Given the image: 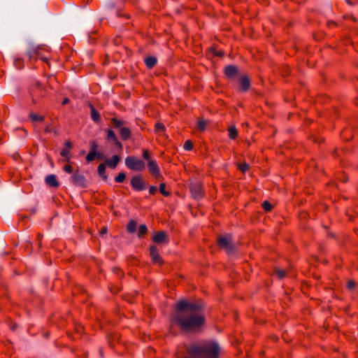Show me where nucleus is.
I'll use <instances>...</instances> for the list:
<instances>
[{
    "instance_id": "obj_1",
    "label": "nucleus",
    "mask_w": 358,
    "mask_h": 358,
    "mask_svg": "<svg viewBox=\"0 0 358 358\" xmlns=\"http://www.w3.org/2000/svg\"><path fill=\"white\" fill-rule=\"evenodd\" d=\"M197 310H192L189 313H177L173 317L172 321L178 324L180 328L187 331H192L199 329L205 322L204 317Z\"/></svg>"
},
{
    "instance_id": "obj_2",
    "label": "nucleus",
    "mask_w": 358,
    "mask_h": 358,
    "mask_svg": "<svg viewBox=\"0 0 358 358\" xmlns=\"http://www.w3.org/2000/svg\"><path fill=\"white\" fill-rule=\"evenodd\" d=\"M188 351L194 358H219L221 348L218 343L211 341L192 345Z\"/></svg>"
},
{
    "instance_id": "obj_3",
    "label": "nucleus",
    "mask_w": 358,
    "mask_h": 358,
    "mask_svg": "<svg viewBox=\"0 0 358 358\" xmlns=\"http://www.w3.org/2000/svg\"><path fill=\"white\" fill-rule=\"evenodd\" d=\"M125 164L129 169L136 171H141L145 169L143 161L134 157H127Z\"/></svg>"
},
{
    "instance_id": "obj_4",
    "label": "nucleus",
    "mask_w": 358,
    "mask_h": 358,
    "mask_svg": "<svg viewBox=\"0 0 358 358\" xmlns=\"http://www.w3.org/2000/svg\"><path fill=\"white\" fill-rule=\"evenodd\" d=\"M201 306L189 303L185 300L180 301L176 304L178 313H189L192 310H198Z\"/></svg>"
},
{
    "instance_id": "obj_5",
    "label": "nucleus",
    "mask_w": 358,
    "mask_h": 358,
    "mask_svg": "<svg viewBox=\"0 0 358 358\" xmlns=\"http://www.w3.org/2000/svg\"><path fill=\"white\" fill-rule=\"evenodd\" d=\"M218 242L220 248L224 249L227 253L234 252L235 247L230 235L220 237Z\"/></svg>"
},
{
    "instance_id": "obj_6",
    "label": "nucleus",
    "mask_w": 358,
    "mask_h": 358,
    "mask_svg": "<svg viewBox=\"0 0 358 358\" xmlns=\"http://www.w3.org/2000/svg\"><path fill=\"white\" fill-rule=\"evenodd\" d=\"M190 191L195 199H199L203 195L202 185L199 181H194L191 183Z\"/></svg>"
},
{
    "instance_id": "obj_7",
    "label": "nucleus",
    "mask_w": 358,
    "mask_h": 358,
    "mask_svg": "<svg viewBox=\"0 0 358 358\" xmlns=\"http://www.w3.org/2000/svg\"><path fill=\"white\" fill-rule=\"evenodd\" d=\"M72 182L76 185L80 187H85L86 186V180L83 174L80 172L76 171L73 173L71 176Z\"/></svg>"
},
{
    "instance_id": "obj_8",
    "label": "nucleus",
    "mask_w": 358,
    "mask_h": 358,
    "mask_svg": "<svg viewBox=\"0 0 358 358\" xmlns=\"http://www.w3.org/2000/svg\"><path fill=\"white\" fill-rule=\"evenodd\" d=\"M131 185L134 189L138 191L143 190L145 188V183L139 176L132 178Z\"/></svg>"
},
{
    "instance_id": "obj_9",
    "label": "nucleus",
    "mask_w": 358,
    "mask_h": 358,
    "mask_svg": "<svg viewBox=\"0 0 358 358\" xmlns=\"http://www.w3.org/2000/svg\"><path fill=\"white\" fill-rule=\"evenodd\" d=\"M148 167L149 171L156 178H159L160 176L159 169L155 161H149V162H148Z\"/></svg>"
},
{
    "instance_id": "obj_10",
    "label": "nucleus",
    "mask_w": 358,
    "mask_h": 358,
    "mask_svg": "<svg viewBox=\"0 0 358 358\" xmlns=\"http://www.w3.org/2000/svg\"><path fill=\"white\" fill-rule=\"evenodd\" d=\"M150 252L152 259L155 264H161L162 263V258L160 255L158 254L157 248L156 246H151Z\"/></svg>"
},
{
    "instance_id": "obj_11",
    "label": "nucleus",
    "mask_w": 358,
    "mask_h": 358,
    "mask_svg": "<svg viewBox=\"0 0 358 358\" xmlns=\"http://www.w3.org/2000/svg\"><path fill=\"white\" fill-rule=\"evenodd\" d=\"M153 241L157 243H163L166 241V235L164 231H160L153 236Z\"/></svg>"
},
{
    "instance_id": "obj_12",
    "label": "nucleus",
    "mask_w": 358,
    "mask_h": 358,
    "mask_svg": "<svg viewBox=\"0 0 358 358\" xmlns=\"http://www.w3.org/2000/svg\"><path fill=\"white\" fill-rule=\"evenodd\" d=\"M45 182L50 187H58L59 182H57L55 175H48L45 178Z\"/></svg>"
},
{
    "instance_id": "obj_13",
    "label": "nucleus",
    "mask_w": 358,
    "mask_h": 358,
    "mask_svg": "<svg viewBox=\"0 0 358 358\" xmlns=\"http://www.w3.org/2000/svg\"><path fill=\"white\" fill-rule=\"evenodd\" d=\"M119 134L123 140L128 139L131 136V131L127 127H120Z\"/></svg>"
},
{
    "instance_id": "obj_14",
    "label": "nucleus",
    "mask_w": 358,
    "mask_h": 358,
    "mask_svg": "<svg viewBox=\"0 0 358 358\" xmlns=\"http://www.w3.org/2000/svg\"><path fill=\"white\" fill-rule=\"evenodd\" d=\"M238 69L234 66H227L225 68V74L229 78L234 77L237 73Z\"/></svg>"
},
{
    "instance_id": "obj_15",
    "label": "nucleus",
    "mask_w": 358,
    "mask_h": 358,
    "mask_svg": "<svg viewBox=\"0 0 358 358\" xmlns=\"http://www.w3.org/2000/svg\"><path fill=\"white\" fill-rule=\"evenodd\" d=\"M119 161H120V158L117 155H114L112 159H107L106 161V164L110 167V168H115L117 166V165L119 163Z\"/></svg>"
},
{
    "instance_id": "obj_16",
    "label": "nucleus",
    "mask_w": 358,
    "mask_h": 358,
    "mask_svg": "<svg viewBox=\"0 0 358 358\" xmlns=\"http://www.w3.org/2000/svg\"><path fill=\"white\" fill-rule=\"evenodd\" d=\"M240 83L241 85V89L243 91H246L249 89L250 86V83L249 79L246 76H242L241 78Z\"/></svg>"
},
{
    "instance_id": "obj_17",
    "label": "nucleus",
    "mask_w": 358,
    "mask_h": 358,
    "mask_svg": "<svg viewBox=\"0 0 358 358\" xmlns=\"http://www.w3.org/2000/svg\"><path fill=\"white\" fill-rule=\"evenodd\" d=\"M208 122L203 119H199L197 121V128L199 130L203 131L206 130Z\"/></svg>"
},
{
    "instance_id": "obj_18",
    "label": "nucleus",
    "mask_w": 358,
    "mask_h": 358,
    "mask_svg": "<svg viewBox=\"0 0 358 358\" xmlns=\"http://www.w3.org/2000/svg\"><path fill=\"white\" fill-rule=\"evenodd\" d=\"M238 135V131L234 126H230L228 129V136L231 139H235Z\"/></svg>"
},
{
    "instance_id": "obj_19",
    "label": "nucleus",
    "mask_w": 358,
    "mask_h": 358,
    "mask_svg": "<svg viewBox=\"0 0 358 358\" xmlns=\"http://www.w3.org/2000/svg\"><path fill=\"white\" fill-rule=\"evenodd\" d=\"M145 62L146 66L151 69L156 64L157 59L154 57H148L145 59Z\"/></svg>"
},
{
    "instance_id": "obj_20",
    "label": "nucleus",
    "mask_w": 358,
    "mask_h": 358,
    "mask_svg": "<svg viewBox=\"0 0 358 358\" xmlns=\"http://www.w3.org/2000/svg\"><path fill=\"white\" fill-rule=\"evenodd\" d=\"M106 165L104 164H100L98 166L99 175L103 178V180L107 179V176L105 174Z\"/></svg>"
},
{
    "instance_id": "obj_21",
    "label": "nucleus",
    "mask_w": 358,
    "mask_h": 358,
    "mask_svg": "<svg viewBox=\"0 0 358 358\" xmlns=\"http://www.w3.org/2000/svg\"><path fill=\"white\" fill-rule=\"evenodd\" d=\"M96 157H100V155L99 152H96L95 151H90L88 155L86 157V160L87 162L92 161Z\"/></svg>"
},
{
    "instance_id": "obj_22",
    "label": "nucleus",
    "mask_w": 358,
    "mask_h": 358,
    "mask_svg": "<svg viewBox=\"0 0 358 358\" xmlns=\"http://www.w3.org/2000/svg\"><path fill=\"white\" fill-rule=\"evenodd\" d=\"M91 117L95 122H98L100 120L99 113L92 106L91 108Z\"/></svg>"
},
{
    "instance_id": "obj_23",
    "label": "nucleus",
    "mask_w": 358,
    "mask_h": 358,
    "mask_svg": "<svg viewBox=\"0 0 358 358\" xmlns=\"http://www.w3.org/2000/svg\"><path fill=\"white\" fill-rule=\"evenodd\" d=\"M136 229V223L135 221L131 220L129 222L127 225V230L130 233H134Z\"/></svg>"
},
{
    "instance_id": "obj_24",
    "label": "nucleus",
    "mask_w": 358,
    "mask_h": 358,
    "mask_svg": "<svg viewBox=\"0 0 358 358\" xmlns=\"http://www.w3.org/2000/svg\"><path fill=\"white\" fill-rule=\"evenodd\" d=\"M111 122H112L113 126L115 128H120V127H122V125L123 124V122L122 121L119 120H117L115 117H113V118H112Z\"/></svg>"
},
{
    "instance_id": "obj_25",
    "label": "nucleus",
    "mask_w": 358,
    "mask_h": 358,
    "mask_svg": "<svg viewBox=\"0 0 358 358\" xmlns=\"http://www.w3.org/2000/svg\"><path fill=\"white\" fill-rule=\"evenodd\" d=\"M237 166L238 169L243 173L248 171L250 168L249 164L245 162H244L243 164H238Z\"/></svg>"
},
{
    "instance_id": "obj_26",
    "label": "nucleus",
    "mask_w": 358,
    "mask_h": 358,
    "mask_svg": "<svg viewBox=\"0 0 358 358\" xmlns=\"http://www.w3.org/2000/svg\"><path fill=\"white\" fill-rule=\"evenodd\" d=\"M29 117H30V118L33 121H40V122H42L44 120L43 116H39V115H37L36 114H34V113H31L29 115Z\"/></svg>"
},
{
    "instance_id": "obj_27",
    "label": "nucleus",
    "mask_w": 358,
    "mask_h": 358,
    "mask_svg": "<svg viewBox=\"0 0 358 358\" xmlns=\"http://www.w3.org/2000/svg\"><path fill=\"white\" fill-rule=\"evenodd\" d=\"M126 178V175L124 173H120L115 178V182H122Z\"/></svg>"
},
{
    "instance_id": "obj_28",
    "label": "nucleus",
    "mask_w": 358,
    "mask_h": 358,
    "mask_svg": "<svg viewBox=\"0 0 358 358\" xmlns=\"http://www.w3.org/2000/svg\"><path fill=\"white\" fill-rule=\"evenodd\" d=\"M147 232V227L145 224H141L138 227V236H141Z\"/></svg>"
},
{
    "instance_id": "obj_29",
    "label": "nucleus",
    "mask_w": 358,
    "mask_h": 358,
    "mask_svg": "<svg viewBox=\"0 0 358 358\" xmlns=\"http://www.w3.org/2000/svg\"><path fill=\"white\" fill-rule=\"evenodd\" d=\"M155 129L156 132L164 131L165 130V126L164 125V124L158 122L155 124Z\"/></svg>"
},
{
    "instance_id": "obj_30",
    "label": "nucleus",
    "mask_w": 358,
    "mask_h": 358,
    "mask_svg": "<svg viewBox=\"0 0 358 358\" xmlns=\"http://www.w3.org/2000/svg\"><path fill=\"white\" fill-rule=\"evenodd\" d=\"M275 273L278 278L282 279L285 276V272L284 270L276 268Z\"/></svg>"
},
{
    "instance_id": "obj_31",
    "label": "nucleus",
    "mask_w": 358,
    "mask_h": 358,
    "mask_svg": "<svg viewBox=\"0 0 358 358\" xmlns=\"http://www.w3.org/2000/svg\"><path fill=\"white\" fill-rule=\"evenodd\" d=\"M262 207L266 211H270L272 209L271 204L267 201H265L262 203Z\"/></svg>"
},
{
    "instance_id": "obj_32",
    "label": "nucleus",
    "mask_w": 358,
    "mask_h": 358,
    "mask_svg": "<svg viewBox=\"0 0 358 358\" xmlns=\"http://www.w3.org/2000/svg\"><path fill=\"white\" fill-rule=\"evenodd\" d=\"M159 191L160 192L164 195V196H169V192H166L165 190V184L164 183H161L160 185H159Z\"/></svg>"
},
{
    "instance_id": "obj_33",
    "label": "nucleus",
    "mask_w": 358,
    "mask_h": 358,
    "mask_svg": "<svg viewBox=\"0 0 358 358\" xmlns=\"http://www.w3.org/2000/svg\"><path fill=\"white\" fill-rule=\"evenodd\" d=\"M60 155H61L62 157H64L66 158L67 161H69V150L68 149H65V148H64V149L61 151Z\"/></svg>"
},
{
    "instance_id": "obj_34",
    "label": "nucleus",
    "mask_w": 358,
    "mask_h": 358,
    "mask_svg": "<svg viewBox=\"0 0 358 358\" xmlns=\"http://www.w3.org/2000/svg\"><path fill=\"white\" fill-rule=\"evenodd\" d=\"M193 148V144L190 141H187L184 144V149L186 150H191Z\"/></svg>"
},
{
    "instance_id": "obj_35",
    "label": "nucleus",
    "mask_w": 358,
    "mask_h": 358,
    "mask_svg": "<svg viewBox=\"0 0 358 358\" xmlns=\"http://www.w3.org/2000/svg\"><path fill=\"white\" fill-rule=\"evenodd\" d=\"M108 138L112 139L113 141H116V139H117V137H116L114 131L112 130L108 131Z\"/></svg>"
},
{
    "instance_id": "obj_36",
    "label": "nucleus",
    "mask_w": 358,
    "mask_h": 358,
    "mask_svg": "<svg viewBox=\"0 0 358 358\" xmlns=\"http://www.w3.org/2000/svg\"><path fill=\"white\" fill-rule=\"evenodd\" d=\"M356 284L352 280H349L347 283V287L349 290H352L354 288H355Z\"/></svg>"
},
{
    "instance_id": "obj_37",
    "label": "nucleus",
    "mask_w": 358,
    "mask_h": 358,
    "mask_svg": "<svg viewBox=\"0 0 358 358\" xmlns=\"http://www.w3.org/2000/svg\"><path fill=\"white\" fill-rule=\"evenodd\" d=\"M143 157L149 162V161H152V159L150 158L148 150H145L143 151Z\"/></svg>"
},
{
    "instance_id": "obj_38",
    "label": "nucleus",
    "mask_w": 358,
    "mask_h": 358,
    "mask_svg": "<svg viewBox=\"0 0 358 358\" xmlns=\"http://www.w3.org/2000/svg\"><path fill=\"white\" fill-rule=\"evenodd\" d=\"M210 51L214 55L222 57L223 55V52L220 50H216L215 48H211Z\"/></svg>"
},
{
    "instance_id": "obj_39",
    "label": "nucleus",
    "mask_w": 358,
    "mask_h": 358,
    "mask_svg": "<svg viewBox=\"0 0 358 358\" xmlns=\"http://www.w3.org/2000/svg\"><path fill=\"white\" fill-rule=\"evenodd\" d=\"M90 149L91 150L90 151H95L96 150L97 148H98V145L96 144V143L95 141H91L90 143Z\"/></svg>"
},
{
    "instance_id": "obj_40",
    "label": "nucleus",
    "mask_w": 358,
    "mask_h": 358,
    "mask_svg": "<svg viewBox=\"0 0 358 358\" xmlns=\"http://www.w3.org/2000/svg\"><path fill=\"white\" fill-rule=\"evenodd\" d=\"M64 170L69 173H71L73 172V168L71 167V166L70 165H66L64 167Z\"/></svg>"
},
{
    "instance_id": "obj_41",
    "label": "nucleus",
    "mask_w": 358,
    "mask_h": 358,
    "mask_svg": "<svg viewBox=\"0 0 358 358\" xmlns=\"http://www.w3.org/2000/svg\"><path fill=\"white\" fill-rule=\"evenodd\" d=\"M157 192V187L155 186H150L149 188V192L151 194H154Z\"/></svg>"
},
{
    "instance_id": "obj_42",
    "label": "nucleus",
    "mask_w": 358,
    "mask_h": 358,
    "mask_svg": "<svg viewBox=\"0 0 358 358\" xmlns=\"http://www.w3.org/2000/svg\"><path fill=\"white\" fill-rule=\"evenodd\" d=\"M64 145L66 146L65 149H68L69 150L72 148V143L70 141L65 142Z\"/></svg>"
},
{
    "instance_id": "obj_43",
    "label": "nucleus",
    "mask_w": 358,
    "mask_h": 358,
    "mask_svg": "<svg viewBox=\"0 0 358 358\" xmlns=\"http://www.w3.org/2000/svg\"><path fill=\"white\" fill-rule=\"evenodd\" d=\"M114 143L119 148L121 149L122 148V143L117 140V138L116 139V141H114Z\"/></svg>"
},
{
    "instance_id": "obj_44",
    "label": "nucleus",
    "mask_w": 358,
    "mask_h": 358,
    "mask_svg": "<svg viewBox=\"0 0 358 358\" xmlns=\"http://www.w3.org/2000/svg\"><path fill=\"white\" fill-rule=\"evenodd\" d=\"M107 232V229L106 228H103L101 231H100V234L101 235H103L105 234Z\"/></svg>"
},
{
    "instance_id": "obj_45",
    "label": "nucleus",
    "mask_w": 358,
    "mask_h": 358,
    "mask_svg": "<svg viewBox=\"0 0 358 358\" xmlns=\"http://www.w3.org/2000/svg\"><path fill=\"white\" fill-rule=\"evenodd\" d=\"M69 102V99L66 98L64 99L62 104L65 105V104H67Z\"/></svg>"
},
{
    "instance_id": "obj_46",
    "label": "nucleus",
    "mask_w": 358,
    "mask_h": 358,
    "mask_svg": "<svg viewBox=\"0 0 358 358\" xmlns=\"http://www.w3.org/2000/svg\"><path fill=\"white\" fill-rule=\"evenodd\" d=\"M45 131H47V132H50V127L48 126L46 127Z\"/></svg>"
}]
</instances>
